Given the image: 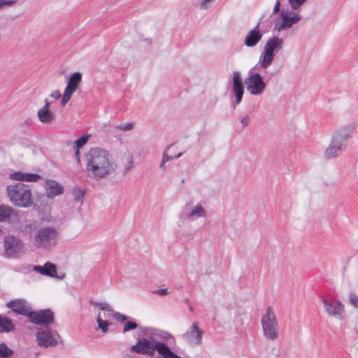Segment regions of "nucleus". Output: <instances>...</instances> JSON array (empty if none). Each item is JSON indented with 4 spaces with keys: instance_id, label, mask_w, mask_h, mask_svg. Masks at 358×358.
Here are the masks:
<instances>
[{
    "instance_id": "obj_1",
    "label": "nucleus",
    "mask_w": 358,
    "mask_h": 358,
    "mask_svg": "<svg viewBox=\"0 0 358 358\" xmlns=\"http://www.w3.org/2000/svg\"><path fill=\"white\" fill-rule=\"evenodd\" d=\"M175 343V338L170 333L164 331H157L145 338L138 339L136 343L132 345L129 350L140 355L153 356L155 351L160 357L156 358H182L174 353L169 348V343Z\"/></svg>"
},
{
    "instance_id": "obj_2",
    "label": "nucleus",
    "mask_w": 358,
    "mask_h": 358,
    "mask_svg": "<svg viewBox=\"0 0 358 358\" xmlns=\"http://www.w3.org/2000/svg\"><path fill=\"white\" fill-rule=\"evenodd\" d=\"M85 157L88 176L94 180H99L113 174L117 169V164L105 149L93 148Z\"/></svg>"
},
{
    "instance_id": "obj_3",
    "label": "nucleus",
    "mask_w": 358,
    "mask_h": 358,
    "mask_svg": "<svg viewBox=\"0 0 358 358\" xmlns=\"http://www.w3.org/2000/svg\"><path fill=\"white\" fill-rule=\"evenodd\" d=\"M305 0H288L292 10H282L274 20V29L278 32L291 29L303 18L299 10Z\"/></svg>"
},
{
    "instance_id": "obj_4",
    "label": "nucleus",
    "mask_w": 358,
    "mask_h": 358,
    "mask_svg": "<svg viewBox=\"0 0 358 358\" xmlns=\"http://www.w3.org/2000/svg\"><path fill=\"white\" fill-rule=\"evenodd\" d=\"M6 194L10 202L19 208H29L34 203L31 190L22 182L9 185L6 187Z\"/></svg>"
},
{
    "instance_id": "obj_5",
    "label": "nucleus",
    "mask_w": 358,
    "mask_h": 358,
    "mask_svg": "<svg viewBox=\"0 0 358 358\" xmlns=\"http://www.w3.org/2000/svg\"><path fill=\"white\" fill-rule=\"evenodd\" d=\"M59 239V231L53 227L38 229L33 236V245L37 249L50 250Z\"/></svg>"
},
{
    "instance_id": "obj_6",
    "label": "nucleus",
    "mask_w": 358,
    "mask_h": 358,
    "mask_svg": "<svg viewBox=\"0 0 358 358\" xmlns=\"http://www.w3.org/2000/svg\"><path fill=\"white\" fill-rule=\"evenodd\" d=\"M264 337L268 341H275L279 337V325L275 313L271 306L266 308L261 318Z\"/></svg>"
},
{
    "instance_id": "obj_7",
    "label": "nucleus",
    "mask_w": 358,
    "mask_h": 358,
    "mask_svg": "<svg viewBox=\"0 0 358 358\" xmlns=\"http://www.w3.org/2000/svg\"><path fill=\"white\" fill-rule=\"evenodd\" d=\"M24 250V242L15 235L8 234L3 238V256L7 258L17 257Z\"/></svg>"
},
{
    "instance_id": "obj_8",
    "label": "nucleus",
    "mask_w": 358,
    "mask_h": 358,
    "mask_svg": "<svg viewBox=\"0 0 358 358\" xmlns=\"http://www.w3.org/2000/svg\"><path fill=\"white\" fill-rule=\"evenodd\" d=\"M247 90L252 95L262 94L266 87V83L260 73L249 72L248 77L245 79Z\"/></svg>"
},
{
    "instance_id": "obj_9",
    "label": "nucleus",
    "mask_w": 358,
    "mask_h": 358,
    "mask_svg": "<svg viewBox=\"0 0 358 358\" xmlns=\"http://www.w3.org/2000/svg\"><path fill=\"white\" fill-rule=\"evenodd\" d=\"M355 129V124H349L341 127L337 131V155L346 150L348 140L352 137Z\"/></svg>"
},
{
    "instance_id": "obj_10",
    "label": "nucleus",
    "mask_w": 358,
    "mask_h": 358,
    "mask_svg": "<svg viewBox=\"0 0 358 358\" xmlns=\"http://www.w3.org/2000/svg\"><path fill=\"white\" fill-rule=\"evenodd\" d=\"M82 82V74L75 72L69 78L67 85L64 89L61 104L64 106L71 99L72 94L77 90Z\"/></svg>"
},
{
    "instance_id": "obj_11",
    "label": "nucleus",
    "mask_w": 358,
    "mask_h": 358,
    "mask_svg": "<svg viewBox=\"0 0 358 358\" xmlns=\"http://www.w3.org/2000/svg\"><path fill=\"white\" fill-rule=\"evenodd\" d=\"M183 210L185 218L190 221L206 218L208 214L206 203L203 202H199L194 205L187 204Z\"/></svg>"
},
{
    "instance_id": "obj_12",
    "label": "nucleus",
    "mask_w": 358,
    "mask_h": 358,
    "mask_svg": "<svg viewBox=\"0 0 358 358\" xmlns=\"http://www.w3.org/2000/svg\"><path fill=\"white\" fill-rule=\"evenodd\" d=\"M204 331L199 329L198 323L194 322L188 330L182 335V339L189 345H201Z\"/></svg>"
},
{
    "instance_id": "obj_13",
    "label": "nucleus",
    "mask_w": 358,
    "mask_h": 358,
    "mask_svg": "<svg viewBox=\"0 0 358 358\" xmlns=\"http://www.w3.org/2000/svg\"><path fill=\"white\" fill-rule=\"evenodd\" d=\"M28 317L29 320L35 324L48 325L54 322V313L50 309L30 311Z\"/></svg>"
},
{
    "instance_id": "obj_14",
    "label": "nucleus",
    "mask_w": 358,
    "mask_h": 358,
    "mask_svg": "<svg viewBox=\"0 0 358 358\" xmlns=\"http://www.w3.org/2000/svg\"><path fill=\"white\" fill-rule=\"evenodd\" d=\"M274 58L275 55L263 50L262 52L259 56V61L257 64L258 70L264 73L266 82H268L273 76V73H268L267 69L272 64L273 61L274 60Z\"/></svg>"
},
{
    "instance_id": "obj_15",
    "label": "nucleus",
    "mask_w": 358,
    "mask_h": 358,
    "mask_svg": "<svg viewBox=\"0 0 358 358\" xmlns=\"http://www.w3.org/2000/svg\"><path fill=\"white\" fill-rule=\"evenodd\" d=\"M232 81V92L235 96V101L233 102V106L235 107L241 102L244 94L243 84L239 71L233 72Z\"/></svg>"
},
{
    "instance_id": "obj_16",
    "label": "nucleus",
    "mask_w": 358,
    "mask_h": 358,
    "mask_svg": "<svg viewBox=\"0 0 358 358\" xmlns=\"http://www.w3.org/2000/svg\"><path fill=\"white\" fill-rule=\"evenodd\" d=\"M36 337L40 346L48 348L55 346L57 344L56 338L48 327L40 329L37 332Z\"/></svg>"
},
{
    "instance_id": "obj_17",
    "label": "nucleus",
    "mask_w": 358,
    "mask_h": 358,
    "mask_svg": "<svg viewBox=\"0 0 358 358\" xmlns=\"http://www.w3.org/2000/svg\"><path fill=\"white\" fill-rule=\"evenodd\" d=\"M19 212L8 205L0 206V222L13 224L19 220Z\"/></svg>"
},
{
    "instance_id": "obj_18",
    "label": "nucleus",
    "mask_w": 358,
    "mask_h": 358,
    "mask_svg": "<svg viewBox=\"0 0 358 358\" xmlns=\"http://www.w3.org/2000/svg\"><path fill=\"white\" fill-rule=\"evenodd\" d=\"M45 192L48 198L53 199L64 193V187L55 180L45 179L44 182Z\"/></svg>"
},
{
    "instance_id": "obj_19",
    "label": "nucleus",
    "mask_w": 358,
    "mask_h": 358,
    "mask_svg": "<svg viewBox=\"0 0 358 358\" xmlns=\"http://www.w3.org/2000/svg\"><path fill=\"white\" fill-rule=\"evenodd\" d=\"M259 24L248 32L246 34L243 44L248 48L256 46L262 40L263 34L259 30Z\"/></svg>"
},
{
    "instance_id": "obj_20",
    "label": "nucleus",
    "mask_w": 358,
    "mask_h": 358,
    "mask_svg": "<svg viewBox=\"0 0 358 358\" xmlns=\"http://www.w3.org/2000/svg\"><path fill=\"white\" fill-rule=\"evenodd\" d=\"M6 306L10 308L13 312L23 315H28L30 313L31 308L24 299H15L7 303Z\"/></svg>"
},
{
    "instance_id": "obj_21",
    "label": "nucleus",
    "mask_w": 358,
    "mask_h": 358,
    "mask_svg": "<svg viewBox=\"0 0 358 358\" xmlns=\"http://www.w3.org/2000/svg\"><path fill=\"white\" fill-rule=\"evenodd\" d=\"M283 44L284 40L282 38L273 36L267 40L263 50L275 55L282 49Z\"/></svg>"
},
{
    "instance_id": "obj_22",
    "label": "nucleus",
    "mask_w": 358,
    "mask_h": 358,
    "mask_svg": "<svg viewBox=\"0 0 358 358\" xmlns=\"http://www.w3.org/2000/svg\"><path fill=\"white\" fill-rule=\"evenodd\" d=\"M9 178L13 180L19 182H37L41 176L37 173H24L21 171H17L9 174Z\"/></svg>"
},
{
    "instance_id": "obj_23",
    "label": "nucleus",
    "mask_w": 358,
    "mask_h": 358,
    "mask_svg": "<svg viewBox=\"0 0 358 358\" xmlns=\"http://www.w3.org/2000/svg\"><path fill=\"white\" fill-rule=\"evenodd\" d=\"M38 224L36 220H27L20 227V232L24 236H28L33 239V232L38 229Z\"/></svg>"
},
{
    "instance_id": "obj_24",
    "label": "nucleus",
    "mask_w": 358,
    "mask_h": 358,
    "mask_svg": "<svg viewBox=\"0 0 358 358\" xmlns=\"http://www.w3.org/2000/svg\"><path fill=\"white\" fill-rule=\"evenodd\" d=\"M324 308L326 313L331 316L336 315V299L334 296L324 295L322 297Z\"/></svg>"
},
{
    "instance_id": "obj_25",
    "label": "nucleus",
    "mask_w": 358,
    "mask_h": 358,
    "mask_svg": "<svg viewBox=\"0 0 358 358\" xmlns=\"http://www.w3.org/2000/svg\"><path fill=\"white\" fill-rule=\"evenodd\" d=\"M15 330L12 320L6 316L0 315V332H10Z\"/></svg>"
},
{
    "instance_id": "obj_26",
    "label": "nucleus",
    "mask_w": 358,
    "mask_h": 358,
    "mask_svg": "<svg viewBox=\"0 0 358 358\" xmlns=\"http://www.w3.org/2000/svg\"><path fill=\"white\" fill-rule=\"evenodd\" d=\"M37 115L40 122L44 124H50L55 119V115L50 110L40 108Z\"/></svg>"
},
{
    "instance_id": "obj_27",
    "label": "nucleus",
    "mask_w": 358,
    "mask_h": 358,
    "mask_svg": "<svg viewBox=\"0 0 358 358\" xmlns=\"http://www.w3.org/2000/svg\"><path fill=\"white\" fill-rule=\"evenodd\" d=\"M44 269L45 273L44 275L51 277V278H57L59 279H62V278H59L57 276V269L56 266L50 262H47L44 264Z\"/></svg>"
},
{
    "instance_id": "obj_28",
    "label": "nucleus",
    "mask_w": 358,
    "mask_h": 358,
    "mask_svg": "<svg viewBox=\"0 0 358 358\" xmlns=\"http://www.w3.org/2000/svg\"><path fill=\"white\" fill-rule=\"evenodd\" d=\"M324 157L327 159H332L336 157V143L332 141L329 146L324 152Z\"/></svg>"
},
{
    "instance_id": "obj_29",
    "label": "nucleus",
    "mask_w": 358,
    "mask_h": 358,
    "mask_svg": "<svg viewBox=\"0 0 358 358\" xmlns=\"http://www.w3.org/2000/svg\"><path fill=\"white\" fill-rule=\"evenodd\" d=\"M13 352L9 349L5 343L0 344V357L8 358L13 355Z\"/></svg>"
},
{
    "instance_id": "obj_30",
    "label": "nucleus",
    "mask_w": 358,
    "mask_h": 358,
    "mask_svg": "<svg viewBox=\"0 0 358 358\" xmlns=\"http://www.w3.org/2000/svg\"><path fill=\"white\" fill-rule=\"evenodd\" d=\"M90 137V135H86L80 137L78 139L73 142V146H74V148H82L84 145L87 143Z\"/></svg>"
},
{
    "instance_id": "obj_31",
    "label": "nucleus",
    "mask_w": 358,
    "mask_h": 358,
    "mask_svg": "<svg viewBox=\"0 0 358 358\" xmlns=\"http://www.w3.org/2000/svg\"><path fill=\"white\" fill-rule=\"evenodd\" d=\"M96 321L98 323V326L101 329L102 332H107L109 323L106 320H102V318L100 316V314L98 315Z\"/></svg>"
},
{
    "instance_id": "obj_32",
    "label": "nucleus",
    "mask_w": 358,
    "mask_h": 358,
    "mask_svg": "<svg viewBox=\"0 0 358 358\" xmlns=\"http://www.w3.org/2000/svg\"><path fill=\"white\" fill-rule=\"evenodd\" d=\"M126 163L124 166V171L125 173L129 172L134 167V159L131 155H129L127 157Z\"/></svg>"
},
{
    "instance_id": "obj_33",
    "label": "nucleus",
    "mask_w": 358,
    "mask_h": 358,
    "mask_svg": "<svg viewBox=\"0 0 358 358\" xmlns=\"http://www.w3.org/2000/svg\"><path fill=\"white\" fill-rule=\"evenodd\" d=\"M73 196L75 201L82 202L84 196V192L80 189H74L73 190Z\"/></svg>"
},
{
    "instance_id": "obj_34",
    "label": "nucleus",
    "mask_w": 358,
    "mask_h": 358,
    "mask_svg": "<svg viewBox=\"0 0 358 358\" xmlns=\"http://www.w3.org/2000/svg\"><path fill=\"white\" fill-rule=\"evenodd\" d=\"M215 0H202L199 4V8L203 10H208L211 8Z\"/></svg>"
},
{
    "instance_id": "obj_35",
    "label": "nucleus",
    "mask_w": 358,
    "mask_h": 358,
    "mask_svg": "<svg viewBox=\"0 0 358 358\" xmlns=\"http://www.w3.org/2000/svg\"><path fill=\"white\" fill-rule=\"evenodd\" d=\"M94 306L99 307L101 310H106L108 312L113 311L111 306L106 302H103V303L94 302Z\"/></svg>"
},
{
    "instance_id": "obj_36",
    "label": "nucleus",
    "mask_w": 358,
    "mask_h": 358,
    "mask_svg": "<svg viewBox=\"0 0 358 358\" xmlns=\"http://www.w3.org/2000/svg\"><path fill=\"white\" fill-rule=\"evenodd\" d=\"M137 327H138V325L135 322L128 321L124 324L123 332L125 333L127 331L134 330V329H136Z\"/></svg>"
},
{
    "instance_id": "obj_37",
    "label": "nucleus",
    "mask_w": 358,
    "mask_h": 358,
    "mask_svg": "<svg viewBox=\"0 0 358 358\" xmlns=\"http://www.w3.org/2000/svg\"><path fill=\"white\" fill-rule=\"evenodd\" d=\"M17 0H0V10L4 7H10L16 4Z\"/></svg>"
},
{
    "instance_id": "obj_38",
    "label": "nucleus",
    "mask_w": 358,
    "mask_h": 358,
    "mask_svg": "<svg viewBox=\"0 0 358 358\" xmlns=\"http://www.w3.org/2000/svg\"><path fill=\"white\" fill-rule=\"evenodd\" d=\"M116 128L123 131H130L134 128V124L131 122L122 124L116 126Z\"/></svg>"
},
{
    "instance_id": "obj_39",
    "label": "nucleus",
    "mask_w": 358,
    "mask_h": 358,
    "mask_svg": "<svg viewBox=\"0 0 358 358\" xmlns=\"http://www.w3.org/2000/svg\"><path fill=\"white\" fill-rule=\"evenodd\" d=\"M350 302L353 306L358 308V296L357 295L351 294L350 295Z\"/></svg>"
},
{
    "instance_id": "obj_40",
    "label": "nucleus",
    "mask_w": 358,
    "mask_h": 358,
    "mask_svg": "<svg viewBox=\"0 0 358 358\" xmlns=\"http://www.w3.org/2000/svg\"><path fill=\"white\" fill-rule=\"evenodd\" d=\"M250 117L249 115H246L244 117H243L241 119V124L242 125V128L243 129L244 127L248 126L250 123Z\"/></svg>"
},
{
    "instance_id": "obj_41",
    "label": "nucleus",
    "mask_w": 358,
    "mask_h": 358,
    "mask_svg": "<svg viewBox=\"0 0 358 358\" xmlns=\"http://www.w3.org/2000/svg\"><path fill=\"white\" fill-rule=\"evenodd\" d=\"M33 270L37 273H39L40 274H41L43 275H44V273H45V269H44V265L43 266H39V265L34 266L33 267Z\"/></svg>"
},
{
    "instance_id": "obj_42",
    "label": "nucleus",
    "mask_w": 358,
    "mask_h": 358,
    "mask_svg": "<svg viewBox=\"0 0 358 358\" xmlns=\"http://www.w3.org/2000/svg\"><path fill=\"white\" fill-rule=\"evenodd\" d=\"M152 293L155 294L159 295V296H166V295L169 294V292H168L167 289H157V290L153 291Z\"/></svg>"
},
{
    "instance_id": "obj_43",
    "label": "nucleus",
    "mask_w": 358,
    "mask_h": 358,
    "mask_svg": "<svg viewBox=\"0 0 358 358\" xmlns=\"http://www.w3.org/2000/svg\"><path fill=\"white\" fill-rule=\"evenodd\" d=\"M114 317L116 320L120 322H124L127 320V316L125 315L121 314L120 313H115L114 314Z\"/></svg>"
},
{
    "instance_id": "obj_44",
    "label": "nucleus",
    "mask_w": 358,
    "mask_h": 358,
    "mask_svg": "<svg viewBox=\"0 0 358 358\" xmlns=\"http://www.w3.org/2000/svg\"><path fill=\"white\" fill-rule=\"evenodd\" d=\"M50 96L52 98H54L55 99H58L60 98L61 96V94H60V92L59 90H54L52 92V93L50 94Z\"/></svg>"
},
{
    "instance_id": "obj_45",
    "label": "nucleus",
    "mask_w": 358,
    "mask_h": 358,
    "mask_svg": "<svg viewBox=\"0 0 358 358\" xmlns=\"http://www.w3.org/2000/svg\"><path fill=\"white\" fill-rule=\"evenodd\" d=\"M174 157H171V156H169L165 152H164L163 154V158H162V160H163V162H168L171 160H172Z\"/></svg>"
},
{
    "instance_id": "obj_46",
    "label": "nucleus",
    "mask_w": 358,
    "mask_h": 358,
    "mask_svg": "<svg viewBox=\"0 0 358 358\" xmlns=\"http://www.w3.org/2000/svg\"><path fill=\"white\" fill-rule=\"evenodd\" d=\"M280 0H277V2L273 8V13L275 14L279 13L280 11Z\"/></svg>"
},
{
    "instance_id": "obj_47",
    "label": "nucleus",
    "mask_w": 358,
    "mask_h": 358,
    "mask_svg": "<svg viewBox=\"0 0 358 358\" xmlns=\"http://www.w3.org/2000/svg\"><path fill=\"white\" fill-rule=\"evenodd\" d=\"M50 103L48 101V100L45 99V105L41 108H43V109H45L46 108L47 110H50Z\"/></svg>"
},
{
    "instance_id": "obj_48",
    "label": "nucleus",
    "mask_w": 358,
    "mask_h": 358,
    "mask_svg": "<svg viewBox=\"0 0 358 358\" xmlns=\"http://www.w3.org/2000/svg\"><path fill=\"white\" fill-rule=\"evenodd\" d=\"M336 306H337V317H338V311L343 309V305L341 303H340V302H338L337 301Z\"/></svg>"
},
{
    "instance_id": "obj_49",
    "label": "nucleus",
    "mask_w": 358,
    "mask_h": 358,
    "mask_svg": "<svg viewBox=\"0 0 358 358\" xmlns=\"http://www.w3.org/2000/svg\"><path fill=\"white\" fill-rule=\"evenodd\" d=\"M73 149L75 152V154L78 158V160H79V150H80V148H74V146H73Z\"/></svg>"
},
{
    "instance_id": "obj_50",
    "label": "nucleus",
    "mask_w": 358,
    "mask_h": 358,
    "mask_svg": "<svg viewBox=\"0 0 358 358\" xmlns=\"http://www.w3.org/2000/svg\"><path fill=\"white\" fill-rule=\"evenodd\" d=\"M165 164H166V162H163V160H162V162L159 165L160 169L164 170L165 169Z\"/></svg>"
},
{
    "instance_id": "obj_51",
    "label": "nucleus",
    "mask_w": 358,
    "mask_h": 358,
    "mask_svg": "<svg viewBox=\"0 0 358 358\" xmlns=\"http://www.w3.org/2000/svg\"><path fill=\"white\" fill-rule=\"evenodd\" d=\"M182 155V152H180V153H178L176 157H174V158H179V157H180Z\"/></svg>"
},
{
    "instance_id": "obj_52",
    "label": "nucleus",
    "mask_w": 358,
    "mask_h": 358,
    "mask_svg": "<svg viewBox=\"0 0 358 358\" xmlns=\"http://www.w3.org/2000/svg\"><path fill=\"white\" fill-rule=\"evenodd\" d=\"M189 310H193L192 307H189Z\"/></svg>"
},
{
    "instance_id": "obj_53",
    "label": "nucleus",
    "mask_w": 358,
    "mask_h": 358,
    "mask_svg": "<svg viewBox=\"0 0 358 358\" xmlns=\"http://www.w3.org/2000/svg\"><path fill=\"white\" fill-rule=\"evenodd\" d=\"M305 1H306L307 0H305Z\"/></svg>"
}]
</instances>
